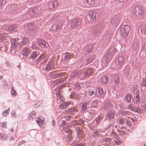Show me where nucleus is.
<instances>
[{"label":"nucleus","instance_id":"nucleus-39","mask_svg":"<svg viewBox=\"0 0 146 146\" xmlns=\"http://www.w3.org/2000/svg\"><path fill=\"white\" fill-rule=\"evenodd\" d=\"M142 85L143 86L146 87V78H145L144 81L143 82Z\"/></svg>","mask_w":146,"mask_h":146},{"label":"nucleus","instance_id":"nucleus-58","mask_svg":"<svg viewBox=\"0 0 146 146\" xmlns=\"http://www.w3.org/2000/svg\"><path fill=\"white\" fill-rule=\"evenodd\" d=\"M123 1L124 2H126L127 1V0H123Z\"/></svg>","mask_w":146,"mask_h":146},{"label":"nucleus","instance_id":"nucleus-5","mask_svg":"<svg viewBox=\"0 0 146 146\" xmlns=\"http://www.w3.org/2000/svg\"><path fill=\"white\" fill-rule=\"evenodd\" d=\"M39 9L36 7L30 9L28 11V13L31 17H32L39 13Z\"/></svg>","mask_w":146,"mask_h":146},{"label":"nucleus","instance_id":"nucleus-34","mask_svg":"<svg viewBox=\"0 0 146 146\" xmlns=\"http://www.w3.org/2000/svg\"><path fill=\"white\" fill-rule=\"evenodd\" d=\"M88 94L90 96L92 95L94 93V92L91 89H89L88 90Z\"/></svg>","mask_w":146,"mask_h":146},{"label":"nucleus","instance_id":"nucleus-60","mask_svg":"<svg viewBox=\"0 0 146 146\" xmlns=\"http://www.w3.org/2000/svg\"><path fill=\"white\" fill-rule=\"evenodd\" d=\"M92 111V110H91V111H90V113H92V112L91 111Z\"/></svg>","mask_w":146,"mask_h":146},{"label":"nucleus","instance_id":"nucleus-38","mask_svg":"<svg viewBox=\"0 0 146 146\" xmlns=\"http://www.w3.org/2000/svg\"><path fill=\"white\" fill-rule=\"evenodd\" d=\"M92 106L94 107H96L97 105V102L96 101H93L92 103Z\"/></svg>","mask_w":146,"mask_h":146},{"label":"nucleus","instance_id":"nucleus-36","mask_svg":"<svg viewBox=\"0 0 146 146\" xmlns=\"http://www.w3.org/2000/svg\"><path fill=\"white\" fill-rule=\"evenodd\" d=\"M139 96L137 95L136 97L135 98V100L137 103H138L139 102Z\"/></svg>","mask_w":146,"mask_h":146},{"label":"nucleus","instance_id":"nucleus-49","mask_svg":"<svg viewBox=\"0 0 146 146\" xmlns=\"http://www.w3.org/2000/svg\"><path fill=\"white\" fill-rule=\"evenodd\" d=\"M120 143V141H116L115 142V143H116L117 145H119Z\"/></svg>","mask_w":146,"mask_h":146},{"label":"nucleus","instance_id":"nucleus-50","mask_svg":"<svg viewBox=\"0 0 146 146\" xmlns=\"http://www.w3.org/2000/svg\"><path fill=\"white\" fill-rule=\"evenodd\" d=\"M100 117H98V118H96V120L97 122V123H98V122H99V120H100Z\"/></svg>","mask_w":146,"mask_h":146},{"label":"nucleus","instance_id":"nucleus-53","mask_svg":"<svg viewBox=\"0 0 146 146\" xmlns=\"http://www.w3.org/2000/svg\"><path fill=\"white\" fill-rule=\"evenodd\" d=\"M3 76H2L0 75V79H1L3 78Z\"/></svg>","mask_w":146,"mask_h":146},{"label":"nucleus","instance_id":"nucleus-59","mask_svg":"<svg viewBox=\"0 0 146 146\" xmlns=\"http://www.w3.org/2000/svg\"><path fill=\"white\" fill-rule=\"evenodd\" d=\"M70 98H72V95H70Z\"/></svg>","mask_w":146,"mask_h":146},{"label":"nucleus","instance_id":"nucleus-14","mask_svg":"<svg viewBox=\"0 0 146 146\" xmlns=\"http://www.w3.org/2000/svg\"><path fill=\"white\" fill-rule=\"evenodd\" d=\"M17 28L16 25L10 26L8 28V30L10 31L15 32L17 31Z\"/></svg>","mask_w":146,"mask_h":146},{"label":"nucleus","instance_id":"nucleus-56","mask_svg":"<svg viewBox=\"0 0 146 146\" xmlns=\"http://www.w3.org/2000/svg\"><path fill=\"white\" fill-rule=\"evenodd\" d=\"M108 108L107 107H106L105 106L104 107V109H107Z\"/></svg>","mask_w":146,"mask_h":146},{"label":"nucleus","instance_id":"nucleus-42","mask_svg":"<svg viewBox=\"0 0 146 146\" xmlns=\"http://www.w3.org/2000/svg\"><path fill=\"white\" fill-rule=\"evenodd\" d=\"M55 82H56V84H58L61 83L60 80L59 79H58L56 80L55 81Z\"/></svg>","mask_w":146,"mask_h":146},{"label":"nucleus","instance_id":"nucleus-33","mask_svg":"<svg viewBox=\"0 0 146 146\" xmlns=\"http://www.w3.org/2000/svg\"><path fill=\"white\" fill-rule=\"evenodd\" d=\"M117 49L116 48H114L109 53L111 55V56H113L114 53L116 52Z\"/></svg>","mask_w":146,"mask_h":146},{"label":"nucleus","instance_id":"nucleus-62","mask_svg":"<svg viewBox=\"0 0 146 146\" xmlns=\"http://www.w3.org/2000/svg\"><path fill=\"white\" fill-rule=\"evenodd\" d=\"M95 135H97V134H96H96H95Z\"/></svg>","mask_w":146,"mask_h":146},{"label":"nucleus","instance_id":"nucleus-31","mask_svg":"<svg viewBox=\"0 0 146 146\" xmlns=\"http://www.w3.org/2000/svg\"><path fill=\"white\" fill-rule=\"evenodd\" d=\"M141 31L142 33L146 34V27H142L141 29Z\"/></svg>","mask_w":146,"mask_h":146},{"label":"nucleus","instance_id":"nucleus-55","mask_svg":"<svg viewBox=\"0 0 146 146\" xmlns=\"http://www.w3.org/2000/svg\"><path fill=\"white\" fill-rule=\"evenodd\" d=\"M109 104L110 105V104L108 103L106 104L105 105V106H107Z\"/></svg>","mask_w":146,"mask_h":146},{"label":"nucleus","instance_id":"nucleus-24","mask_svg":"<svg viewBox=\"0 0 146 146\" xmlns=\"http://www.w3.org/2000/svg\"><path fill=\"white\" fill-rule=\"evenodd\" d=\"M98 93L100 96H103L105 94V93L103 91L102 88H98Z\"/></svg>","mask_w":146,"mask_h":146},{"label":"nucleus","instance_id":"nucleus-16","mask_svg":"<svg viewBox=\"0 0 146 146\" xmlns=\"http://www.w3.org/2000/svg\"><path fill=\"white\" fill-rule=\"evenodd\" d=\"M29 42L28 39L26 37H23L22 41L21 42V46L26 45Z\"/></svg>","mask_w":146,"mask_h":146},{"label":"nucleus","instance_id":"nucleus-51","mask_svg":"<svg viewBox=\"0 0 146 146\" xmlns=\"http://www.w3.org/2000/svg\"><path fill=\"white\" fill-rule=\"evenodd\" d=\"M3 0H0V6H1L3 4Z\"/></svg>","mask_w":146,"mask_h":146},{"label":"nucleus","instance_id":"nucleus-48","mask_svg":"<svg viewBox=\"0 0 146 146\" xmlns=\"http://www.w3.org/2000/svg\"><path fill=\"white\" fill-rule=\"evenodd\" d=\"M118 3H124L123 0H117Z\"/></svg>","mask_w":146,"mask_h":146},{"label":"nucleus","instance_id":"nucleus-12","mask_svg":"<svg viewBox=\"0 0 146 146\" xmlns=\"http://www.w3.org/2000/svg\"><path fill=\"white\" fill-rule=\"evenodd\" d=\"M22 52L23 55L27 57L30 53V50L29 49L24 48Z\"/></svg>","mask_w":146,"mask_h":146},{"label":"nucleus","instance_id":"nucleus-10","mask_svg":"<svg viewBox=\"0 0 146 146\" xmlns=\"http://www.w3.org/2000/svg\"><path fill=\"white\" fill-rule=\"evenodd\" d=\"M112 56H111V55L109 53H106L104 56L106 61L109 62L111 60Z\"/></svg>","mask_w":146,"mask_h":146},{"label":"nucleus","instance_id":"nucleus-19","mask_svg":"<svg viewBox=\"0 0 146 146\" xmlns=\"http://www.w3.org/2000/svg\"><path fill=\"white\" fill-rule=\"evenodd\" d=\"M94 57L90 55L88 56L87 58L86 59V61L87 64L90 63L92 62L94 59Z\"/></svg>","mask_w":146,"mask_h":146},{"label":"nucleus","instance_id":"nucleus-20","mask_svg":"<svg viewBox=\"0 0 146 146\" xmlns=\"http://www.w3.org/2000/svg\"><path fill=\"white\" fill-rule=\"evenodd\" d=\"M114 113L112 111H109L107 115V117L109 119H112L114 118Z\"/></svg>","mask_w":146,"mask_h":146},{"label":"nucleus","instance_id":"nucleus-45","mask_svg":"<svg viewBox=\"0 0 146 146\" xmlns=\"http://www.w3.org/2000/svg\"><path fill=\"white\" fill-rule=\"evenodd\" d=\"M32 48L33 49H36L37 48V46L35 45V44H33L32 46Z\"/></svg>","mask_w":146,"mask_h":146},{"label":"nucleus","instance_id":"nucleus-28","mask_svg":"<svg viewBox=\"0 0 146 146\" xmlns=\"http://www.w3.org/2000/svg\"><path fill=\"white\" fill-rule=\"evenodd\" d=\"M11 94L13 96H15L17 95V93L14 90V87H12L11 88Z\"/></svg>","mask_w":146,"mask_h":146},{"label":"nucleus","instance_id":"nucleus-54","mask_svg":"<svg viewBox=\"0 0 146 146\" xmlns=\"http://www.w3.org/2000/svg\"><path fill=\"white\" fill-rule=\"evenodd\" d=\"M11 131L12 132H13V131H14V129H11Z\"/></svg>","mask_w":146,"mask_h":146},{"label":"nucleus","instance_id":"nucleus-61","mask_svg":"<svg viewBox=\"0 0 146 146\" xmlns=\"http://www.w3.org/2000/svg\"><path fill=\"white\" fill-rule=\"evenodd\" d=\"M145 146H146V144L144 145Z\"/></svg>","mask_w":146,"mask_h":146},{"label":"nucleus","instance_id":"nucleus-2","mask_svg":"<svg viewBox=\"0 0 146 146\" xmlns=\"http://www.w3.org/2000/svg\"><path fill=\"white\" fill-rule=\"evenodd\" d=\"M58 4L59 3L56 1H50L47 3V7L49 10L52 11L57 7Z\"/></svg>","mask_w":146,"mask_h":146},{"label":"nucleus","instance_id":"nucleus-1","mask_svg":"<svg viewBox=\"0 0 146 146\" xmlns=\"http://www.w3.org/2000/svg\"><path fill=\"white\" fill-rule=\"evenodd\" d=\"M75 77H78L81 76L82 77H84L86 76L91 75L93 74V71L91 68H86L85 70H82L75 73Z\"/></svg>","mask_w":146,"mask_h":146},{"label":"nucleus","instance_id":"nucleus-52","mask_svg":"<svg viewBox=\"0 0 146 146\" xmlns=\"http://www.w3.org/2000/svg\"><path fill=\"white\" fill-rule=\"evenodd\" d=\"M64 73H60L59 74V76H62L63 75Z\"/></svg>","mask_w":146,"mask_h":146},{"label":"nucleus","instance_id":"nucleus-3","mask_svg":"<svg viewBox=\"0 0 146 146\" xmlns=\"http://www.w3.org/2000/svg\"><path fill=\"white\" fill-rule=\"evenodd\" d=\"M97 13L96 11H91L87 16V19L89 21H95L96 19Z\"/></svg>","mask_w":146,"mask_h":146},{"label":"nucleus","instance_id":"nucleus-8","mask_svg":"<svg viewBox=\"0 0 146 146\" xmlns=\"http://www.w3.org/2000/svg\"><path fill=\"white\" fill-rule=\"evenodd\" d=\"M100 81L103 83L106 84L109 81V78L106 75H102L101 76Z\"/></svg>","mask_w":146,"mask_h":146},{"label":"nucleus","instance_id":"nucleus-25","mask_svg":"<svg viewBox=\"0 0 146 146\" xmlns=\"http://www.w3.org/2000/svg\"><path fill=\"white\" fill-rule=\"evenodd\" d=\"M85 1L90 6L93 5L95 2V0H85Z\"/></svg>","mask_w":146,"mask_h":146},{"label":"nucleus","instance_id":"nucleus-9","mask_svg":"<svg viewBox=\"0 0 146 146\" xmlns=\"http://www.w3.org/2000/svg\"><path fill=\"white\" fill-rule=\"evenodd\" d=\"M64 55V59L66 60H68L71 58H74L73 54L68 52L65 53Z\"/></svg>","mask_w":146,"mask_h":146},{"label":"nucleus","instance_id":"nucleus-18","mask_svg":"<svg viewBox=\"0 0 146 146\" xmlns=\"http://www.w3.org/2000/svg\"><path fill=\"white\" fill-rule=\"evenodd\" d=\"M36 115V112L34 111H33L31 112L29 115L28 119L29 120H31L34 118Z\"/></svg>","mask_w":146,"mask_h":146},{"label":"nucleus","instance_id":"nucleus-29","mask_svg":"<svg viewBox=\"0 0 146 146\" xmlns=\"http://www.w3.org/2000/svg\"><path fill=\"white\" fill-rule=\"evenodd\" d=\"M131 96L129 94L127 95L125 97V100L126 102H130L131 101Z\"/></svg>","mask_w":146,"mask_h":146},{"label":"nucleus","instance_id":"nucleus-41","mask_svg":"<svg viewBox=\"0 0 146 146\" xmlns=\"http://www.w3.org/2000/svg\"><path fill=\"white\" fill-rule=\"evenodd\" d=\"M137 8H138V7H136L135 8V10L136 11V12H138V13L139 14H141V11H140V10H137Z\"/></svg>","mask_w":146,"mask_h":146},{"label":"nucleus","instance_id":"nucleus-26","mask_svg":"<svg viewBox=\"0 0 146 146\" xmlns=\"http://www.w3.org/2000/svg\"><path fill=\"white\" fill-rule=\"evenodd\" d=\"M36 121L37 123L40 126L42 125L44 122V120H42L39 118H38L36 119Z\"/></svg>","mask_w":146,"mask_h":146},{"label":"nucleus","instance_id":"nucleus-57","mask_svg":"<svg viewBox=\"0 0 146 146\" xmlns=\"http://www.w3.org/2000/svg\"><path fill=\"white\" fill-rule=\"evenodd\" d=\"M31 25H32L31 24H29V25H28V27H29V26H31Z\"/></svg>","mask_w":146,"mask_h":146},{"label":"nucleus","instance_id":"nucleus-11","mask_svg":"<svg viewBox=\"0 0 146 146\" xmlns=\"http://www.w3.org/2000/svg\"><path fill=\"white\" fill-rule=\"evenodd\" d=\"M70 102H64L62 103L60 106V108L62 109L66 108V107L69 105L70 104Z\"/></svg>","mask_w":146,"mask_h":146},{"label":"nucleus","instance_id":"nucleus-47","mask_svg":"<svg viewBox=\"0 0 146 146\" xmlns=\"http://www.w3.org/2000/svg\"><path fill=\"white\" fill-rule=\"evenodd\" d=\"M75 146H85V145L82 144L80 143V144L76 145Z\"/></svg>","mask_w":146,"mask_h":146},{"label":"nucleus","instance_id":"nucleus-30","mask_svg":"<svg viewBox=\"0 0 146 146\" xmlns=\"http://www.w3.org/2000/svg\"><path fill=\"white\" fill-rule=\"evenodd\" d=\"M10 108H8L7 110L4 111V112L3 113V115L4 116H6L9 113V112L10 111Z\"/></svg>","mask_w":146,"mask_h":146},{"label":"nucleus","instance_id":"nucleus-15","mask_svg":"<svg viewBox=\"0 0 146 146\" xmlns=\"http://www.w3.org/2000/svg\"><path fill=\"white\" fill-rule=\"evenodd\" d=\"M54 68V66L52 63L51 62H49L46 66V69L47 70H50Z\"/></svg>","mask_w":146,"mask_h":146},{"label":"nucleus","instance_id":"nucleus-23","mask_svg":"<svg viewBox=\"0 0 146 146\" xmlns=\"http://www.w3.org/2000/svg\"><path fill=\"white\" fill-rule=\"evenodd\" d=\"M11 44L12 46L15 48L17 46V43L16 40L15 39H13L11 41Z\"/></svg>","mask_w":146,"mask_h":146},{"label":"nucleus","instance_id":"nucleus-40","mask_svg":"<svg viewBox=\"0 0 146 146\" xmlns=\"http://www.w3.org/2000/svg\"><path fill=\"white\" fill-rule=\"evenodd\" d=\"M66 79L65 77H63L62 78L60 79V83H62L64 81L66 80Z\"/></svg>","mask_w":146,"mask_h":146},{"label":"nucleus","instance_id":"nucleus-4","mask_svg":"<svg viewBox=\"0 0 146 146\" xmlns=\"http://www.w3.org/2000/svg\"><path fill=\"white\" fill-rule=\"evenodd\" d=\"M130 27L128 25L124 26L121 29V35L124 37H126L127 36L130 30Z\"/></svg>","mask_w":146,"mask_h":146},{"label":"nucleus","instance_id":"nucleus-6","mask_svg":"<svg viewBox=\"0 0 146 146\" xmlns=\"http://www.w3.org/2000/svg\"><path fill=\"white\" fill-rule=\"evenodd\" d=\"M111 22L113 25H118L119 22V17L117 15L114 16L111 19Z\"/></svg>","mask_w":146,"mask_h":146},{"label":"nucleus","instance_id":"nucleus-21","mask_svg":"<svg viewBox=\"0 0 146 146\" xmlns=\"http://www.w3.org/2000/svg\"><path fill=\"white\" fill-rule=\"evenodd\" d=\"M77 110L76 108H74L71 109L67 110L65 111L67 113H69L70 112H74L77 111Z\"/></svg>","mask_w":146,"mask_h":146},{"label":"nucleus","instance_id":"nucleus-27","mask_svg":"<svg viewBox=\"0 0 146 146\" xmlns=\"http://www.w3.org/2000/svg\"><path fill=\"white\" fill-rule=\"evenodd\" d=\"M87 103L84 102L82 106V108L83 110H86L87 109Z\"/></svg>","mask_w":146,"mask_h":146},{"label":"nucleus","instance_id":"nucleus-7","mask_svg":"<svg viewBox=\"0 0 146 146\" xmlns=\"http://www.w3.org/2000/svg\"><path fill=\"white\" fill-rule=\"evenodd\" d=\"M80 25V21L77 20L75 19L72 22L71 25L72 28H75L77 27Z\"/></svg>","mask_w":146,"mask_h":146},{"label":"nucleus","instance_id":"nucleus-35","mask_svg":"<svg viewBox=\"0 0 146 146\" xmlns=\"http://www.w3.org/2000/svg\"><path fill=\"white\" fill-rule=\"evenodd\" d=\"M64 130L65 132H67L69 134H71L72 133V131L69 128L67 129H65Z\"/></svg>","mask_w":146,"mask_h":146},{"label":"nucleus","instance_id":"nucleus-22","mask_svg":"<svg viewBox=\"0 0 146 146\" xmlns=\"http://www.w3.org/2000/svg\"><path fill=\"white\" fill-rule=\"evenodd\" d=\"M113 80L115 84H118L119 83V80L118 76L117 75H115L113 78Z\"/></svg>","mask_w":146,"mask_h":146},{"label":"nucleus","instance_id":"nucleus-44","mask_svg":"<svg viewBox=\"0 0 146 146\" xmlns=\"http://www.w3.org/2000/svg\"><path fill=\"white\" fill-rule=\"evenodd\" d=\"M120 123L121 124H122L123 123H124V121L123 119H120Z\"/></svg>","mask_w":146,"mask_h":146},{"label":"nucleus","instance_id":"nucleus-46","mask_svg":"<svg viewBox=\"0 0 146 146\" xmlns=\"http://www.w3.org/2000/svg\"><path fill=\"white\" fill-rule=\"evenodd\" d=\"M25 142V141L24 140L22 141V142H20L19 143V144L21 145V144L24 143Z\"/></svg>","mask_w":146,"mask_h":146},{"label":"nucleus","instance_id":"nucleus-17","mask_svg":"<svg viewBox=\"0 0 146 146\" xmlns=\"http://www.w3.org/2000/svg\"><path fill=\"white\" fill-rule=\"evenodd\" d=\"M92 48V45H87L86 47V52H85V54H89L91 51V49Z\"/></svg>","mask_w":146,"mask_h":146},{"label":"nucleus","instance_id":"nucleus-43","mask_svg":"<svg viewBox=\"0 0 146 146\" xmlns=\"http://www.w3.org/2000/svg\"><path fill=\"white\" fill-rule=\"evenodd\" d=\"M11 114L14 117H15L16 116V114L15 111H13L11 113Z\"/></svg>","mask_w":146,"mask_h":146},{"label":"nucleus","instance_id":"nucleus-13","mask_svg":"<svg viewBox=\"0 0 146 146\" xmlns=\"http://www.w3.org/2000/svg\"><path fill=\"white\" fill-rule=\"evenodd\" d=\"M38 44L42 48H45L46 46V42L44 40H39L38 42Z\"/></svg>","mask_w":146,"mask_h":146},{"label":"nucleus","instance_id":"nucleus-37","mask_svg":"<svg viewBox=\"0 0 146 146\" xmlns=\"http://www.w3.org/2000/svg\"><path fill=\"white\" fill-rule=\"evenodd\" d=\"M0 124L1 125V126L2 128H6V123L5 122L2 123H0Z\"/></svg>","mask_w":146,"mask_h":146},{"label":"nucleus","instance_id":"nucleus-32","mask_svg":"<svg viewBox=\"0 0 146 146\" xmlns=\"http://www.w3.org/2000/svg\"><path fill=\"white\" fill-rule=\"evenodd\" d=\"M37 56V53L35 52H33L30 58H36Z\"/></svg>","mask_w":146,"mask_h":146}]
</instances>
